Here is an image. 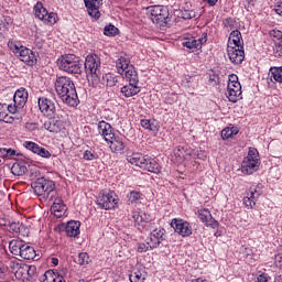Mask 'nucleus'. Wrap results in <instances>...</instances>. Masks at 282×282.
<instances>
[{
    "instance_id": "obj_62",
    "label": "nucleus",
    "mask_w": 282,
    "mask_h": 282,
    "mask_svg": "<svg viewBox=\"0 0 282 282\" xmlns=\"http://www.w3.org/2000/svg\"><path fill=\"white\" fill-rule=\"evenodd\" d=\"M192 8H193V4H191V0L183 1L182 10H193Z\"/></svg>"
},
{
    "instance_id": "obj_35",
    "label": "nucleus",
    "mask_w": 282,
    "mask_h": 282,
    "mask_svg": "<svg viewBox=\"0 0 282 282\" xmlns=\"http://www.w3.org/2000/svg\"><path fill=\"white\" fill-rule=\"evenodd\" d=\"M102 78L106 82L107 87H116V84L118 83V77L111 73L106 74Z\"/></svg>"
},
{
    "instance_id": "obj_33",
    "label": "nucleus",
    "mask_w": 282,
    "mask_h": 282,
    "mask_svg": "<svg viewBox=\"0 0 282 282\" xmlns=\"http://www.w3.org/2000/svg\"><path fill=\"white\" fill-rule=\"evenodd\" d=\"M229 39L231 40L234 47H241V50H243V44L241 43V32H239V30H234L230 33Z\"/></svg>"
},
{
    "instance_id": "obj_20",
    "label": "nucleus",
    "mask_w": 282,
    "mask_h": 282,
    "mask_svg": "<svg viewBox=\"0 0 282 282\" xmlns=\"http://www.w3.org/2000/svg\"><path fill=\"white\" fill-rule=\"evenodd\" d=\"M108 144H110L109 147L112 153L124 155V152L127 151V144H124V141H122L120 137H115L112 140L108 141Z\"/></svg>"
},
{
    "instance_id": "obj_43",
    "label": "nucleus",
    "mask_w": 282,
    "mask_h": 282,
    "mask_svg": "<svg viewBox=\"0 0 282 282\" xmlns=\"http://www.w3.org/2000/svg\"><path fill=\"white\" fill-rule=\"evenodd\" d=\"M131 282H144V275L141 271H134L129 275Z\"/></svg>"
},
{
    "instance_id": "obj_41",
    "label": "nucleus",
    "mask_w": 282,
    "mask_h": 282,
    "mask_svg": "<svg viewBox=\"0 0 282 282\" xmlns=\"http://www.w3.org/2000/svg\"><path fill=\"white\" fill-rule=\"evenodd\" d=\"M78 263L79 265H89L91 263V258L87 252H82L78 254Z\"/></svg>"
},
{
    "instance_id": "obj_49",
    "label": "nucleus",
    "mask_w": 282,
    "mask_h": 282,
    "mask_svg": "<svg viewBox=\"0 0 282 282\" xmlns=\"http://www.w3.org/2000/svg\"><path fill=\"white\" fill-rule=\"evenodd\" d=\"M232 135H237V132H232V129H230V128H225L221 131L223 140H228V138H232Z\"/></svg>"
},
{
    "instance_id": "obj_25",
    "label": "nucleus",
    "mask_w": 282,
    "mask_h": 282,
    "mask_svg": "<svg viewBox=\"0 0 282 282\" xmlns=\"http://www.w3.org/2000/svg\"><path fill=\"white\" fill-rule=\"evenodd\" d=\"M261 193L257 192L254 188H250L248 195L243 198V204L248 210H252L257 205V198Z\"/></svg>"
},
{
    "instance_id": "obj_30",
    "label": "nucleus",
    "mask_w": 282,
    "mask_h": 282,
    "mask_svg": "<svg viewBox=\"0 0 282 282\" xmlns=\"http://www.w3.org/2000/svg\"><path fill=\"white\" fill-rule=\"evenodd\" d=\"M12 268L17 279H28V264L21 265L19 262H13Z\"/></svg>"
},
{
    "instance_id": "obj_63",
    "label": "nucleus",
    "mask_w": 282,
    "mask_h": 282,
    "mask_svg": "<svg viewBox=\"0 0 282 282\" xmlns=\"http://www.w3.org/2000/svg\"><path fill=\"white\" fill-rule=\"evenodd\" d=\"M274 12L279 14V17H282V2H278L274 7Z\"/></svg>"
},
{
    "instance_id": "obj_64",
    "label": "nucleus",
    "mask_w": 282,
    "mask_h": 282,
    "mask_svg": "<svg viewBox=\"0 0 282 282\" xmlns=\"http://www.w3.org/2000/svg\"><path fill=\"white\" fill-rule=\"evenodd\" d=\"M34 47H36V50H43V41L36 37L34 41Z\"/></svg>"
},
{
    "instance_id": "obj_14",
    "label": "nucleus",
    "mask_w": 282,
    "mask_h": 282,
    "mask_svg": "<svg viewBox=\"0 0 282 282\" xmlns=\"http://www.w3.org/2000/svg\"><path fill=\"white\" fill-rule=\"evenodd\" d=\"M84 2L89 17L93 19H100V7L102 6V0H84Z\"/></svg>"
},
{
    "instance_id": "obj_53",
    "label": "nucleus",
    "mask_w": 282,
    "mask_h": 282,
    "mask_svg": "<svg viewBox=\"0 0 282 282\" xmlns=\"http://www.w3.org/2000/svg\"><path fill=\"white\" fill-rule=\"evenodd\" d=\"M224 25L229 30H235V20L232 18H227L226 20H224Z\"/></svg>"
},
{
    "instance_id": "obj_34",
    "label": "nucleus",
    "mask_w": 282,
    "mask_h": 282,
    "mask_svg": "<svg viewBox=\"0 0 282 282\" xmlns=\"http://www.w3.org/2000/svg\"><path fill=\"white\" fill-rule=\"evenodd\" d=\"M270 74H271V78H273V80H275V83H282V66L271 67Z\"/></svg>"
},
{
    "instance_id": "obj_32",
    "label": "nucleus",
    "mask_w": 282,
    "mask_h": 282,
    "mask_svg": "<svg viewBox=\"0 0 282 282\" xmlns=\"http://www.w3.org/2000/svg\"><path fill=\"white\" fill-rule=\"evenodd\" d=\"M11 173L18 177H21V175H25V173H28V166H25V164L22 162H17L12 165Z\"/></svg>"
},
{
    "instance_id": "obj_36",
    "label": "nucleus",
    "mask_w": 282,
    "mask_h": 282,
    "mask_svg": "<svg viewBox=\"0 0 282 282\" xmlns=\"http://www.w3.org/2000/svg\"><path fill=\"white\" fill-rule=\"evenodd\" d=\"M141 127L143 129H149V131H158V126L155 124V120L142 119Z\"/></svg>"
},
{
    "instance_id": "obj_5",
    "label": "nucleus",
    "mask_w": 282,
    "mask_h": 282,
    "mask_svg": "<svg viewBox=\"0 0 282 282\" xmlns=\"http://www.w3.org/2000/svg\"><path fill=\"white\" fill-rule=\"evenodd\" d=\"M59 69L66 72L67 74H83V62L74 55H63L59 61Z\"/></svg>"
},
{
    "instance_id": "obj_18",
    "label": "nucleus",
    "mask_w": 282,
    "mask_h": 282,
    "mask_svg": "<svg viewBox=\"0 0 282 282\" xmlns=\"http://www.w3.org/2000/svg\"><path fill=\"white\" fill-rule=\"evenodd\" d=\"M127 162L133 164L134 166H139L142 169L144 162H147V155H143L140 152H128L126 155Z\"/></svg>"
},
{
    "instance_id": "obj_8",
    "label": "nucleus",
    "mask_w": 282,
    "mask_h": 282,
    "mask_svg": "<svg viewBox=\"0 0 282 282\" xmlns=\"http://www.w3.org/2000/svg\"><path fill=\"white\" fill-rule=\"evenodd\" d=\"M153 23H164L169 19V9L164 6H154L149 9Z\"/></svg>"
},
{
    "instance_id": "obj_52",
    "label": "nucleus",
    "mask_w": 282,
    "mask_h": 282,
    "mask_svg": "<svg viewBox=\"0 0 282 282\" xmlns=\"http://www.w3.org/2000/svg\"><path fill=\"white\" fill-rule=\"evenodd\" d=\"M8 47L14 53V54H19V52L21 51V45L12 42V41H9L8 43Z\"/></svg>"
},
{
    "instance_id": "obj_21",
    "label": "nucleus",
    "mask_w": 282,
    "mask_h": 282,
    "mask_svg": "<svg viewBox=\"0 0 282 282\" xmlns=\"http://www.w3.org/2000/svg\"><path fill=\"white\" fill-rule=\"evenodd\" d=\"M143 171H149V173H155L156 175L162 171L160 163L155 161V159L151 156H145V161H143V165H141Z\"/></svg>"
},
{
    "instance_id": "obj_31",
    "label": "nucleus",
    "mask_w": 282,
    "mask_h": 282,
    "mask_svg": "<svg viewBox=\"0 0 282 282\" xmlns=\"http://www.w3.org/2000/svg\"><path fill=\"white\" fill-rule=\"evenodd\" d=\"M35 19L43 21L47 14V9L43 7V2H37L33 8Z\"/></svg>"
},
{
    "instance_id": "obj_56",
    "label": "nucleus",
    "mask_w": 282,
    "mask_h": 282,
    "mask_svg": "<svg viewBox=\"0 0 282 282\" xmlns=\"http://www.w3.org/2000/svg\"><path fill=\"white\" fill-rule=\"evenodd\" d=\"M19 109H23V108H19V106L17 104L12 105H7V112L9 111V113H17V111H19Z\"/></svg>"
},
{
    "instance_id": "obj_54",
    "label": "nucleus",
    "mask_w": 282,
    "mask_h": 282,
    "mask_svg": "<svg viewBox=\"0 0 282 282\" xmlns=\"http://www.w3.org/2000/svg\"><path fill=\"white\" fill-rule=\"evenodd\" d=\"M8 113V104H0V120L7 118Z\"/></svg>"
},
{
    "instance_id": "obj_23",
    "label": "nucleus",
    "mask_w": 282,
    "mask_h": 282,
    "mask_svg": "<svg viewBox=\"0 0 282 282\" xmlns=\"http://www.w3.org/2000/svg\"><path fill=\"white\" fill-rule=\"evenodd\" d=\"M21 259H25L26 261H39V256L36 254V250H34V247L24 243L22 247V251H20Z\"/></svg>"
},
{
    "instance_id": "obj_28",
    "label": "nucleus",
    "mask_w": 282,
    "mask_h": 282,
    "mask_svg": "<svg viewBox=\"0 0 282 282\" xmlns=\"http://www.w3.org/2000/svg\"><path fill=\"white\" fill-rule=\"evenodd\" d=\"M40 281L41 282H65V278L54 272L53 270H48L40 278Z\"/></svg>"
},
{
    "instance_id": "obj_11",
    "label": "nucleus",
    "mask_w": 282,
    "mask_h": 282,
    "mask_svg": "<svg viewBox=\"0 0 282 282\" xmlns=\"http://www.w3.org/2000/svg\"><path fill=\"white\" fill-rule=\"evenodd\" d=\"M227 54L229 61L234 65H241L243 63V58H246V53L243 52V48L232 46V42H229V45L227 46Z\"/></svg>"
},
{
    "instance_id": "obj_1",
    "label": "nucleus",
    "mask_w": 282,
    "mask_h": 282,
    "mask_svg": "<svg viewBox=\"0 0 282 282\" xmlns=\"http://www.w3.org/2000/svg\"><path fill=\"white\" fill-rule=\"evenodd\" d=\"M116 67L118 74H120L129 85L121 87V94L124 98H133V96H138L140 91V87L138 83H140V77L138 76V70L135 67L131 65V61L129 58L121 56L116 62Z\"/></svg>"
},
{
    "instance_id": "obj_29",
    "label": "nucleus",
    "mask_w": 282,
    "mask_h": 282,
    "mask_svg": "<svg viewBox=\"0 0 282 282\" xmlns=\"http://www.w3.org/2000/svg\"><path fill=\"white\" fill-rule=\"evenodd\" d=\"M23 246H25V242L23 240H11L9 242V249L11 254L19 257L21 254V251L23 250Z\"/></svg>"
},
{
    "instance_id": "obj_57",
    "label": "nucleus",
    "mask_w": 282,
    "mask_h": 282,
    "mask_svg": "<svg viewBox=\"0 0 282 282\" xmlns=\"http://www.w3.org/2000/svg\"><path fill=\"white\" fill-rule=\"evenodd\" d=\"M84 160H88V161L96 160V154H94V152L89 150H86L84 152Z\"/></svg>"
},
{
    "instance_id": "obj_3",
    "label": "nucleus",
    "mask_w": 282,
    "mask_h": 282,
    "mask_svg": "<svg viewBox=\"0 0 282 282\" xmlns=\"http://www.w3.org/2000/svg\"><path fill=\"white\" fill-rule=\"evenodd\" d=\"M31 187L33 188L35 195L41 197V199L54 202V196L56 195V184L54 181L43 177L39 181L32 182Z\"/></svg>"
},
{
    "instance_id": "obj_61",
    "label": "nucleus",
    "mask_w": 282,
    "mask_h": 282,
    "mask_svg": "<svg viewBox=\"0 0 282 282\" xmlns=\"http://www.w3.org/2000/svg\"><path fill=\"white\" fill-rule=\"evenodd\" d=\"M270 280V276L268 275V273H261L260 275H258V282H268Z\"/></svg>"
},
{
    "instance_id": "obj_40",
    "label": "nucleus",
    "mask_w": 282,
    "mask_h": 282,
    "mask_svg": "<svg viewBox=\"0 0 282 282\" xmlns=\"http://www.w3.org/2000/svg\"><path fill=\"white\" fill-rule=\"evenodd\" d=\"M51 210L55 217H63V213H65V204L64 205H52Z\"/></svg>"
},
{
    "instance_id": "obj_38",
    "label": "nucleus",
    "mask_w": 282,
    "mask_h": 282,
    "mask_svg": "<svg viewBox=\"0 0 282 282\" xmlns=\"http://www.w3.org/2000/svg\"><path fill=\"white\" fill-rule=\"evenodd\" d=\"M30 177L32 182H39L40 180H43V177L45 176L41 174V170H39V167H32L30 170Z\"/></svg>"
},
{
    "instance_id": "obj_27",
    "label": "nucleus",
    "mask_w": 282,
    "mask_h": 282,
    "mask_svg": "<svg viewBox=\"0 0 282 282\" xmlns=\"http://www.w3.org/2000/svg\"><path fill=\"white\" fill-rule=\"evenodd\" d=\"M65 232L67 237H78V235H80V221H68L65 227Z\"/></svg>"
},
{
    "instance_id": "obj_16",
    "label": "nucleus",
    "mask_w": 282,
    "mask_h": 282,
    "mask_svg": "<svg viewBox=\"0 0 282 282\" xmlns=\"http://www.w3.org/2000/svg\"><path fill=\"white\" fill-rule=\"evenodd\" d=\"M98 131H99V135H102L106 142L113 140L116 137V133H113V128L111 127L110 123H107V121H100L98 123Z\"/></svg>"
},
{
    "instance_id": "obj_58",
    "label": "nucleus",
    "mask_w": 282,
    "mask_h": 282,
    "mask_svg": "<svg viewBox=\"0 0 282 282\" xmlns=\"http://www.w3.org/2000/svg\"><path fill=\"white\" fill-rule=\"evenodd\" d=\"M20 226H21V223H17V221H14V223H10L9 224V228H10V230H12V232H19V228H20Z\"/></svg>"
},
{
    "instance_id": "obj_15",
    "label": "nucleus",
    "mask_w": 282,
    "mask_h": 282,
    "mask_svg": "<svg viewBox=\"0 0 282 282\" xmlns=\"http://www.w3.org/2000/svg\"><path fill=\"white\" fill-rule=\"evenodd\" d=\"M17 55L19 59L26 65L32 66L36 63V55H34V52H32V50L25 46H20V52Z\"/></svg>"
},
{
    "instance_id": "obj_4",
    "label": "nucleus",
    "mask_w": 282,
    "mask_h": 282,
    "mask_svg": "<svg viewBox=\"0 0 282 282\" xmlns=\"http://www.w3.org/2000/svg\"><path fill=\"white\" fill-rule=\"evenodd\" d=\"M85 72L88 80L94 85L100 83V57L98 55H88L85 61Z\"/></svg>"
},
{
    "instance_id": "obj_37",
    "label": "nucleus",
    "mask_w": 282,
    "mask_h": 282,
    "mask_svg": "<svg viewBox=\"0 0 282 282\" xmlns=\"http://www.w3.org/2000/svg\"><path fill=\"white\" fill-rule=\"evenodd\" d=\"M13 155H17V150L0 148V158H2L3 160H10V158H12Z\"/></svg>"
},
{
    "instance_id": "obj_44",
    "label": "nucleus",
    "mask_w": 282,
    "mask_h": 282,
    "mask_svg": "<svg viewBox=\"0 0 282 282\" xmlns=\"http://www.w3.org/2000/svg\"><path fill=\"white\" fill-rule=\"evenodd\" d=\"M150 235L162 242L164 241V235H166V230H164V228L154 229Z\"/></svg>"
},
{
    "instance_id": "obj_26",
    "label": "nucleus",
    "mask_w": 282,
    "mask_h": 282,
    "mask_svg": "<svg viewBox=\"0 0 282 282\" xmlns=\"http://www.w3.org/2000/svg\"><path fill=\"white\" fill-rule=\"evenodd\" d=\"M28 91L25 88H20L15 91L13 96V102L19 106V108L25 107V104L28 102Z\"/></svg>"
},
{
    "instance_id": "obj_9",
    "label": "nucleus",
    "mask_w": 282,
    "mask_h": 282,
    "mask_svg": "<svg viewBox=\"0 0 282 282\" xmlns=\"http://www.w3.org/2000/svg\"><path fill=\"white\" fill-rule=\"evenodd\" d=\"M171 226L181 237H191L193 235L191 224L182 218L172 219Z\"/></svg>"
},
{
    "instance_id": "obj_39",
    "label": "nucleus",
    "mask_w": 282,
    "mask_h": 282,
    "mask_svg": "<svg viewBox=\"0 0 282 282\" xmlns=\"http://www.w3.org/2000/svg\"><path fill=\"white\" fill-rule=\"evenodd\" d=\"M43 21L50 25H54L58 21V15L54 12L48 13L46 11V15H44Z\"/></svg>"
},
{
    "instance_id": "obj_17",
    "label": "nucleus",
    "mask_w": 282,
    "mask_h": 282,
    "mask_svg": "<svg viewBox=\"0 0 282 282\" xmlns=\"http://www.w3.org/2000/svg\"><path fill=\"white\" fill-rule=\"evenodd\" d=\"M207 36L208 34L203 33V36L198 40H195V37L186 39L183 42V47H186L187 50H199L204 45V43L208 41Z\"/></svg>"
},
{
    "instance_id": "obj_50",
    "label": "nucleus",
    "mask_w": 282,
    "mask_h": 282,
    "mask_svg": "<svg viewBox=\"0 0 282 282\" xmlns=\"http://www.w3.org/2000/svg\"><path fill=\"white\" fill-rule=\"evenodd\" d=\"M18 235H21V237H29L30 228H28V226L23 224H20V228L18 229Z\"/></svg>"
},
{
    "instance_id": "obj_55",
    "label": "nucleus",
    "mask_w": 282,
    "mask_h": 282,
    "mask_svg": "<svg viewBox=\"0 0 282 282\" xmlns=\"http://www.w3.org/2000/svg\"><path fill=\"white\" fill-rule=\"evenodd\" d=\"M137 250H138V252H148V250H151V247L149 246V242H147V243H139Z\"/></svg>"
},
{
    "instance_id": "obj_12",
    "label": "nucleus",
    "mask_w": 282,
    "mask_h": 282,
    "mask_svg": "<svg viewBox=\"0 0 282 282\" xmlns=\"http://www.w3.org/2000/svg\"><path fill=\"white\" fill-rule=\"evenodd\" d=\"M227 98L230 102H237L241 98V83L235 80L228 82Z\"/></svg>"
},
{
    "instance_id": "obj_22",
    "label": "nucleus",
    "mask_w": 282,
    "mask_h": 282,
    "mask_svg": "<svg viewBox=\"0 0 282 282\" xmlns=\"http://www.w3.org/2000/svg\"><path fill=\"white\" fill-rule=\"evenodd\" d=\"M198 219H200V221L203 224H205V226H210L212 228H217V220H215V218H213V215L210 214V210H208V209H199L198 210Z\"/></svg>"
},
{
    "instance_id": "obj_19",
    "label": "nucleus",
    "mask_w": 282,
    "mask_h": 282,
    "mask_svg": "<svg viewBox=\"0 0 282 282\" xmlns=\"http://www.w3.org/2000/svg\"><path fill=\"white\" fill-rule=\"evenodd\" d=\"M44 129L50 131V133H61V131H65V122L63 120L51 119L44 122Z\"/></svg>"
},
{
    "instance_id": "obj_46",
    "label": "nucleus",
    "mask_w": 282,
    "mask_h": 282,
    "mask_svg": "<svg viewBox=\"0 0 282 282\" xmlns=\"http://www.w3.org/2000/svg\"><path fill=\"white\" fill-rule=\"evenodd\" d=\"M104 34L106 36H116V34H118V28H116L113 24H109L105 26Z\"/></svg>"
},
{
    "instance_id": "obj_6",
    "label": "nucleus",
    "mask_w": 282,
    "mask_h": 282,
    "mask_svg": "<svg viewBox=\"0 0 282 282\" xmlns=\"http://www.w3.org/2000/svg\"><path fill=\"white\" fill-rule=\"evenodd\" d=\"M259 171V151L254 148H250L248 155L243 159L241 164V172L245 175H252Z\"/></svg>"
},
{
    "instance_id": "obj_59",
    "label": "nucleus",
    "mask_w": 282,
    "mask_h": 282,
    "mask_svg": "<svg viewBox=\"0 0 282 282\" xmlns=\"http://www.w3.org/2000/svg\"><path fill=\"white\" fill-rule=\"evenodd\" d=\"M25 129H28V131H36V129H39V123L26 122Z\"/></svg>"
},
{
    "instance_id": "obj_51",
    "label": "nucleus",
    "mask_w": 282,
    "mask_h": 282,
    "mask_svg": "<svg viewBox=\"0 0 282 282\" xmlns=\"http://www.w3.org/2000/svg\"><path fill=\"white\" fill-rule=\"evenodd\" d=\"M34 274H36V267L26 264V279H34Z\"/></svg>"
},
{
    "instance_id": "obj_24",
    "label": "nucleus",
    "mask_w": 282,
    "mask_h": 282,
    "mask_svg": "<svg viewBox=\"0 0 282 282\" xmlns=\"http://www.w3.org/2000/svg\"><path fill=\"white\" fill-rule=\"evenodd\" d=\"M270 36L273 39L274 47L273 52L278 56H282V32L279 30H272Z\"/></svg>"
},
{
    "instance_id": "obj_10",
    "label": "nucleus",
    "mask_w": 282,
    "mask_h": 282,
    "mask_svg": "<svg viewBox=\"0 0 282 282\" xmlns=\"http://www.w3.org/2000/svg\"><path fill=\"white\" fill-rule=\"evenodd\" d=\"M96 204L99 208L104 210H111V208H116V197L113 196V192L99 194Z\"/></svg>"
},
{
    "instance_id": "obj_47",
    "label": "nucleus",
    "mask_w": 282,
    "mask_h": 282,
    "mask_svg": "<svg viewBox=\"0 0 282 282\" xmlns=\"http://www.w3.org/2000/svg\"><path fill=\"white\" fill-rule=\"evenodd\" d=\"M195 10L191 9V10H181V17L182 19L189 20V19H195Z\"/></svg>"
},
{
    "instance_id": "obj_60",
    "label": "nucleus",
    "mask_w": 282,
    "mask_h": 282,
    "mask_svg": "<svg viewBox=\"0 0 282 282\" xmlns=\"http://www.w3.org/2000/svg\"><path fill=\"white\" fill-rule=\"evenodd\" d=\"M8 32V22H0V36H3V33Z\"/></svg>"
},
{
    "instance_id": "obj_13",
    "label": "nucleus",
    "mask_w": 282,
    "mask_h": 282,
    "mask_svg": "<svg viewBox=\"0 0 282 282\" xmlns=\"http://www.w3.org/2000/svg\"><path fill=\"white\" fill-rule=\"evenodd\" d=\"M23 145L28 149V151L35 153V155H40V158H46V159L52 158V153H50L47 149L39 145V143H34L32 141H25Z\"/></svg>"
},
{
    "instance_id": "obj_42",
    "label": "nucleus",
    "mask_w": 282,
    "mask_h": 282,
    "mask_svg": "<svg viewBox=\"0 0 282 282\" xmlns=\"http://www.w3.org/2000/svg\"><path fill=\"white\" fill-rule=\"evenodd\" d=\"M130 204H138L140 202V198L142 197V194L140 192L132 191L127 195Z\"/></svg>"
},
{
    "instance_id": "obj_48",
    "label": "nucleus",
    "mask_w": 282,
    "mask_h": 282,
    "mask_svg": "<svg viewBox=\"0 0 282 282\" xmlns=\"http://www.w3.org/2000/svg\"><path fill=\"white\" fill-rule=\"evenodd\" d=\"M147 243L150 247V250H153V248H158V246H160L162 242L150 234V238H148Z\"/></svg>"
},
{
    "instance_id": "obj_45",
    "label": "nucleus",
    "mask_w": 282,
    "mask_h": 282,
    "mask_svg": "<svg viewBox=\"0 0 282 282\" xmlns=\"http://www.w3.org/2000/svg\"><path fill=\"white\" fill-rule=\"evenodd\" d=\"M245 261L249 264L252 265V263H254V261H257V259H254V253L252 252V249H245Z\"/></svg>"
},
{
    "instance_id": "obj_7",
    "label": "nucleus",
    "mask_w": 282,
    "mask_h": 282,
    "mask_svg": "<svg viewBox=\"0 0 282 282\" xmlns=\"http://www.w3.org/2000/svg\"><path fill=\"white\" fill-rule=\"evenodd\" d=\"M40 111L46 116V118H58V112L61 111L58 101L56 98H47V97H40L37 101Z\"/></svg>"
},
{
    "instance_id": "obj_2",
    "label": "nucleus",
    "mask_w": 282,
    "mask_h": 282,
    "mask_svg": "<svg viewBox=\"0 0 282 282\" xmlns=\"http://www.w3.org/2000/svg\"><path fill=\"white\" fill-rule=\"evenodd\" d=\"M55 90L68 107H78V93H76V86L74 80L67 76H59L55 80Z\"/></svg>"
}]
</instances>
